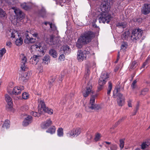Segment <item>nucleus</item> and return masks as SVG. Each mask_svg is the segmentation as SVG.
Masks as SVG:
<instances>
[{
	"instance_id": "nucleus-1",
	"label": "nucleus",
	"mask_w": 150,
	"mask_h": 150,
	"mask_svg": "<svg viewBox=\"0 0 150 150\" xmlns=\"http://www.w3.org/2000/svg\"><path fill=\"white\" fill-rule=\"evenodd\" d=\"M110 4L109 2L104 1L102 4L100 9L102 13L98 16V19L100 23H109L110 21L111 17L108 14V12L110 9Z\"/></svg>"
},
{
	"instance_id": "nucleus-2",
	"label": "nucleus",
	"mask_w": 150,
	"mask_h": 150,
	"mask_svg": "<svg viewBox=\"0 0 150 150\" xmlns=\"http://www.w3.org/2000/svg\"><path fill=\"white\" fill-rule=\"evenodd\" d=\"M95 36V33L91 31H88L84 33L83 36L80 37L78 39L76 43V46L78 48H81L83 44H87L91 42Z\"/></svg>"
},
{
	"instance_id": "nucleus-3",
	"label": "nucleus",
	"mask_w": 150,
	"mask_h": 150,
	"mask_svg": "<svg viewBox=\"0 0 150 150\" xmlns=\"http://www.w3.org/2000/svg\"><path fill=\"white\" fill-rule=\"evenodd\" d=\"M109 77V75L106 72H102L98 81V84L99 86L98 87V91L101 90L103 88V86L107 81Z\"/></svg>"
},
{
	"instance_id": "nucleus-4",
	"label": "nucleus",
	"mask_w": 150,
	"mask_h": 150,
	"mask_svg": "<svg viewBox=\"0 0 150 150\" xmlns=\"http://www.w3.org/2000/svg\"><path fill=\"white\" fill-rule=\"evenodd\" d=\"M29 34H31L34 37L37 38L38 36L37 33H35L33 34L31 32H29L28 31H26L23 35V37L25 38L24 40L25 43H34L35 42V39L32 38H31L29 36Z\"/></svg>"
},
{
	"instance_id": "nucleus-5",
	"label": "nucleus",
	"mask_w": 150,
	"mask_h": 150,
	"mask_svg": "<svg viewBox=\"0 0 150 150\" xmlns=\"http://www.w3.org/2000/svg\"><path fill=\"white\" fill-rule=\"evenodd\" d=\"M143 33L142 30L139 29H135L132 30L131 36V40L134 42H136L142 37Z\"/></svg>"
},
{
	"instance_id": "nucleus-6",
	"label": "nucleus",
	"mask_w": 150,
	"mask_h": 150,
	"mask_svg": "<svg viewBox=\"0 0 150 150\" xmlns=\"http://www.w3.org/2000/svg\"><path fill=\"white\" fill-rule=\"evenodd\" d=\"M59 39L53 35H50L49 38H47L46 40L47 42L50 45H53L54 47L57 46L59 42Z\"/></svg>"
},
{
	"instance_id": "nucleus-7",
	"label": "nucleus",
	"mask_w": 150,
	"mask_h": 150,
	"mask_svg": "<svg viewBox=\"0 0 150 150\" xmlns=\"http://www.w3.org/2000/svg\"><path fill=\"white\" fill-rule=\"evenodd\" d=\"M84 106L88 112H90L93 110H98L101 108L100 105L98 104H86Z\"/></svg>"
},
{
	"instance_id": "nucleus-8",
	"label": "nucleus",
	"mask_w": 150,
	"mask_h": 150,
	"mask_svg": "<svg viewBox=\"0 0 150 150\" xmlns=\"http://www.w3.org/2000/svg\"><path fill=\"white\" fill-rule=\"evenodd\" d=\"M89 53L88 51L84 50L82 51H79L77 53V57L79 61L81 62L85 59L86 57V54Z\"/></svg>"
},
{
	"instance_id": "nucleus-9",
	"label": "nucleus",
	"mask_w": 150,
	"mask_h": 150,
	"mask_svg": "<svg viewBox=\"0 0 150 150\" xmlns=\"http://www.w3.org/2000/svg\"><path fill=\"white\" fill-rule=\"evenodd\" d=\"M92 87L91 85L88 84L86 87V89L82 91L83 96L85 97H86L89 95V94L91 93L93 94V93L92 90Z\"/></svg>"
},
{
	"instance_id": "nucleus-10",
	"label": "nucleus",
	"mask_w": 150,
	"mask_h": 150,
	"mask_svg": "<svg viewBox=\"0 0 150 150\" xmlns=\"http://www.w3.org/2000/svg\"><path fill=\"white\" fill-rule=\"evenodd\" d=\"M142 14L146 15L150 13V4H145L143 6L141 9Z\"/></svg>"
},
{
	"instance_id": "nucleus-11",
	"label": "nucleus",
	"mask_w": 150,
	"mask_h": 150,
	"mask_svg": "<svg viewBox=\"0 0 150 150\" xmlns=\"http://www.w3.org/2000/svg\"><path fill=\"white\" fill-rule=\"evenodd\" d=\"M21 55L23 56V57L22 58L21 63V67L22 70L24 71H26L27 69L25 63L27 62V59L25 56H24L23 54H21Z\"/></svg>"
},
{
	"instance_id": "nucleus-12",
	"label": "nucleus",
	"mask_w": 150,
	"mask_h": 150,
	"mask_svg": "<svg viewBox=\"0 0 150 150\" xmlns=\"http://www.w3.org/2000/svg\"><path fill=\"white\" fill-rule=\"evenodd\" d=\"M81 130L80 128H76L71 131L70 132L67 134V136L69 137H77L81 133Z\"/></svg>"
},
{
	"instance_id": "nucleus-13",
	"label": "nucleus",
	"mask_w": 150,
	"mask_h": 150,
	"mask_svg": "<svg viewBox=\"0 0 150 150\" xmlns=\"http://www.w3.org/2000/svg\"><path fill=\"white\" fill-rule=\"evenodd\" d=\"M16 18L19 19H21L23 17V13L19 9H16L14 10Z\"/></svg>"
},
{
	"instance_id": "nucleus-14",
	"label": "nucleus",
	"mask_w": 150,
	"mask_h": 150,
	"mask_svg": "<svg viewBox=\"0 0 150 150\" xmlns=\"http://www.w3.org/2000/svg\"><path fill=\"white\" fill-rule=\"evenodd\" d=\"M52 122L50 119H48L42 123L41 127L42 129H46L52 124Z\"/></svg>"
},
{
	"instance_id": "nucleus-15",
	"label": "nucleus",
	"mask_w": 150,
	"mask_h": 150,
	"mask_svg": "<svg viewBox=\"0 0 150 150\" xmlns=\"http://www.w3.org/2000/svg\"><path fill=\"white\" fill-rule=\"evenodd\" d=\"M71 0H56V4L61 5L62 6L66 4H70Z\"/></svg>"
},
{
	"instance_id": "nucleus-16",
	"label": "nucleus",
	"mask_w": 150,
	"mask_h": 150,
	"mask_svg": "<svg viewBox=\"0 0 150 150\" xmlns=\"http://www.w3.org/2000/svg\"><path fill=\"white\" fill-rule=\"evenodd\" d=\"M23 86H22L14 87L13 91V93L15 95H18L21 93V91L23 90Z\"/></svg>"
},
{
	"instance_id": "nucleus-17",
	"label": "nucleus",
	"mask_w": 150,
	"mask_h": 150,
	"mask_svg": "<svg viewBox=\"0 0 150 150\" xmlns=\"http://www.w3.org/2000/svg\"><path fill=\"white\" fill-rule=\"evenodd\" d=\"M32 121V117L30 115L26 117L23 122V125L26 126L30 123Z\"/></svg>"
},
{
	"instance_id": "nucleus-18",
	"label": "nucleus",
	"mask_w": 150,
	"mask_h": 150,
	"mask_svg": "<svg viewBox=\"0 0 150 150\" xmlns=\"http://www.w3.org/2000/svg\"><path fill=\"white\" fill-rule=\"evenodd\" d=\"M47 107L45 104H39L38 105V111L42 113L43 112H45L47 109Z\"/></svg>"
},
{
	"instance_id": "nucleus-19",
	"label": "nucleus",
	"mask_w": 150,
	"mask_h": 150,
	"mask_svg": "<svg viewBox=\"0 0 150 150\" xmlns=\"http://www.w3.org/2000/svg\"><path fill=\"white\" fill-rule=\"evenodd\" d=\"M40 57V56L34 55L30 59L33 64H36L39 62Z\"/></svg>"
},
{
	"instance_id": "nucleus-20",
	"label": "nucleus",
	"mask_w": 150,
	"mask_h": 150,
	"mask_svg": "<svg viewBox=\"0 0 150 150\" xmlns=\"http://www.w3.org/2000/svg\"><path fill=\"white\" fill-rule=\"evenodd\" d=\"M62 49L64 53L66 54H68L71 52L69 47L67 45H64L62 46Z\"/></svg>"
},
{
	"instance_id": "nucleus-21",
	"label": "nucleus",
	"mask_w": 150,
	"mask_h": 150,
	"mask_svg": "<svg viewBox=\"0 0 150 150\" xmlns=\"http://www.w3.org/2000/svg\"><path fill=\"white\" fill-rule=\"evenodd\" d=\"M130 33L129 30L125 31L121 35L122 38L123 40H127L129 36Z\"/></svg>"
},
{
	"instance_id": "nucleus-22",
	"label": "nucleus",
	"mask_w": 150,
	"mask_h": 150,
	"mask_svg": "<svg viewBox=\"0 0 150 150\" xmlns=\"http://www.w3.org/2000/svg\"><path fill=\"white\" fill-rule=\"evenodd\" d=\"M7 33L10 35H11V37L14 38L16 35H18V32L15 30H11L7 32Z\"/></svg>"
},
{
	"instance_id": "nucleus-23",
	"label": "nucleus",
	"mask_w": 150,
	"mask_h": 150,
	"mask_svg": "<svg viewBox=\"0 0 150 150\" xmlns=\"http://www.w3.org/2000/svg\"><path fill=\"white\" fill-rule=\"evenodd\" d=\"M21 6L22 8L26 11L29 10L31 7L30 6L28 5L25 3L21 4Z\"/></svg>"
},
{
	"instance_id": "nucleus-24",
	"label": "nucleus",
	"mask_w": 150,
	"mask_h": 150,
	"mask_svg": "<svg viewBox=\"0 0 150 150\" xmlns=\"http://www.w3.org/2000/svg\"><path fill=\"white\" fill-rule=\"evenodd\" d=\"M118 98H117V102L119 103H123L124 102V98L123 96L120 93L118 94L117 95Z\"/></svg>"
},
{
	"instance_id": "nucleus-25",
	"label": "nucleus",
	"mask_w": 150,
	"mask_h": 150,
	"mask_svg": "<svg viewBox=\"0 0 150 150\" xmlns=\"http://www.w3.org/2000/svg\"><path fill=\"white\" fill-rule=\"evenodd\" d=\"M10 125V121L9 120H5L4 122L2 127L4 129H7L8 128H9V127Z\"/></svg>"
},
{
	"instance_id": "nucleus-26",
	"label": "nucleus",
	"mask_w": 150,
	"mask_h": 150,
	"mask_svg": "<svg viewBox=\"0 0 150 150\" xmlns=\"http://www.w3.org/2000/svg\"><path fill=\"white\" fill-rule=\"evenodd\" d=\"M49 54L54 58H56L57 57V53L54 49H51L50 50L49 52Z\"/></svg>"
},
{
	"instance_id": "nucleus-27",
	"label": "nucleus",
	"mask_w": 150,
	"mask_h": 150,
	"mask_svg": "<svg viewBox=\"0 0 150 150\" xmlns=\"http://www.w3.org/2000/svg\"><path fill=\"white\" fill-rule=\"evenodd\" d=\"M46 12L45 8L42 7L41 9L39 11V15L42 17H44L46 15Z\"/></svg>"
},
{
	"instance_id": "nucleus-28",
	"label": "nucleus",
	"mask_w": 150,
	"mask_h": 150,
	"mask_svg": "<svg viewBox=\"0 0 150 150\" xmlns=\"http://www.w3.org/2000/svg\"><path fill=\"white\" fill-rule=\"evenodd\" d=\"M108 86L107 88V94L109 95L112 89V83L110 81L108 82Z\"/></svg>"
},
{
	"instance_id": "nucleus-29",
	"label": "nucleus",
	"mask_w": 150,
	"mask_h": 150,
	"mask_svg": "<svg viewBox=\"0 0 150 150\" xmlns=\"http://www.w3.org/2000/svg\"><path fill=\"white\" fill-rule=\"evenodd\" d=\"M23 42V39L21 38H20L19 39H17L16 40L15 43L18 46L21 45Z\"/></svg>"
},
{
	"instance_id": "nucleus-30",
	"label": "nucleus",
	"mask_w": 150,
	"mask_h": 150,
	"mask_svg": "<svg viewBox=\"0 0 150 150\" xmlns=\"http://www.w3.org/2000/svg\"><path fill=\"white\" fill-rule=\"evenodd\" d=\"M13 104H7L6 105V109L8 111H13Z\"/></svg>"
},
{
	"instance_id": "nucleus-31",
	"label": "nucleus",
	"mask_w": 150,
	"mask_h": 150,
	"mask_svg": "<svg viewBox=\"0 0 150 150\" xmlns=\"http://www.w3.org/2000/svg\"><path fill=\"white\" fill-rule=\"evenodd\" d=\"M56 128L54 126H53L49 129L46 131V132L52 134L55 133Z\"/></svg>"
},
{
	"instance_id": "nucleus-32",
	"label": "nucleus",
	"mask_w": 150,
	"mask_h": 150,
	"mask_svg": "<svg viewBox=\"0 0 150 150\" xmlns=\"http://www.w3.org/2000/svg\"><path fill=\"white\" fill-rule=\"evenodd\" d=\"M5 100L8 103H13L11 97L8 95L6 94L5 96Z\"/></svg>"
},
{
	"instance_id": "nucleus-33",
	"label": "nucleus",
	"mask_w": 150,
	"mask_h": 150,
	"mask_svg": "<svg viewBox=\"0 0 150 150\" xmlns=\"http://www.w3.org/2000/svg\"><path fill=\"white\" fill-rule=\"evenodd\" d=\"M43 60L44 62H45V64H48L50 62L49 56L48 55H46L44 57L43 59Z\"/></svg>"
},
{
	"instance_id": "nucleus-34",
	"label": "nucleus",
	"mask_w": 150,
	"mask_h": 150,
	"mask_svg": "<svg viewBox=\"0 0 150 150\" xmlns=\"http://www.w3.org/2000/svg\"><path fill=\"white\" fill-rule=\"evenodd\" d=\"M137 66V64L136 61L132 62L130 65V69H134Z\"/></svg>"
},
{
	"instance_id": "nucleus-35",
	"label": "nucleus",
	"mask_w": 150,
	"mask_h": 150,
	"mask_svg": "<svg viewBox=\"0 0 150 150\" xmlns=\"http://www.w3.org/2000/svg\"><path fill=\"white\" fill-rule=\"evenodd\" d=\"M57 135L59 137H61L63 136V131L62 128H59L57 130Z\"/></svg>"
},
{
	"instance_id": "nucleus-36",
	"label": "nucleus",
	"mask_w": 150,
	"mask_h": 150,
	"mask_svg": "<svg viewBox=\"0 0 150 150\" xmlns=\"http://www.w3.org/2000/svg\"><path fill=\"white\" fill-rule=\"evenodd\" d=\"M148 91V89L147 88H145L143 89L141 92L140 95L141 96H144L147 93Z\"/></svg>"
},
{
	"instance_id": "nucleus-37",
	"label": "nucleus",
	"mask_w": 150,
	"mask_h": 150,
	"mask_svg": "<svg viewBox=\"0 0 150 150\" xmlns=\"http://www.w3.org/2000/svg\"><path fill=\"white\" fill-rule=\"evenodd\" d=\"M97 96L96 94L91 96L90 100V103H95L96 98Z\"/></svg>"
},
{
	"instance_id": "nucleus-38",
	"label": "nucleus",
	"mask_w": 150,
	"mask_h": 150,
	"mask_svg": "<svg viewBox=\"0 0 150 150\" xmlns=\"http://www.w3.org/2000/svg\"><path fill=\"white\" fill-rule=\"evenodd\" d=\"M117 26L119 28H123L126 27V24L124 23H119L117 25Z\"/></svg>"
},
{
	"instance_id": "nucleus-39",
	"label": "nucleus",
	"mask_w": 150,
	"mask_h": 150,
	"mask_svg": "<svg viewBox=\"0 0 150 150\" xmlns=\"http://www.w3.org/2000/svg\"><path fill=\"white\" fill-rule=\"evenodd\" d=\"M6 13L2 9L0 8V17H4L5 16Z\"/></svg>"
},
{
	"instance_id": "nucleus-40",
	"label": "nucleus",
	"mask_w": 150,
	"mask_h": 150,
	"mask_svg": "<svg viewBox=\"0 0 150 150\" xmlns=\"http://www.w3.org/2000/svg\"><path fill=\"white\" fill-rule=\"evenodd\" d=\"M110 147L111 150H117V146L116 144H112L110 145Z\"/></svg>"
},
{
	"instance_id": "nucleus-41",
	"label": "nucleus",
	"mask_w": 150,
	"mask_h": 150,
	"mask_svg": "<svg viewBox=\"0 0 150 150\" xmlns=\"http://www.w3.org/2000/svg\"><path fill=\"white\" fill-rule=\"evenodd\" d=\"M149 143L147 142H145L142 143L141 145V148L142 149H144L146 148L149 145Z\"/></svg>"
},
{
	"instance_id": "nucleus-42",
	"label": "nucleus",
	"mask_w": 150,
	"mask_h": 150,
	"mask_svg": "<svg viewBox=\"0 0 150 150\" xmlns=\"http://www.w3.org/2000/svg\"><path fill=\"white\" fill-rule=\"evenodd\" d=\"M30 114L31 115H33L34 116L39 117L40 116L41 113H39V112H38V113L36 112H34L33 111H32L30 112Z\"/></svg>"
},
{
	"instance_id": "nucleus-43",
	"label": "nucleus",
	"mask_w": 150,
	"mask_h": 150,
	"mask_svg": "<svg viewBox=\"0 0 150 150\" xmlns=\"http://www.w3.org/2000/svg\"><path fill=\"white\" fill-rule=\"evenodd\" d=\"M45 112H47L48 114L50 115L52 114L53 113V110L47 107V109H46V111H45Z\"/></svg>"
},
{
	"instance_id": "nucleus-44",
	"label": "nucleus",
	"mask_w": 150,
	"mask_h": 150,
	"mask_svg": "<svg viewBox=\"0 0 150 150\" xmlns=\"http://www.w3.org/2000/svg\"><path fill=\"white\" fill-rule=\"evenodd\" d=\"M124 144L125 143L124 140L122 139H120V146L121 149L123 148L124 146Z\"/></svg>"
},
{
	"instance_id": "nucleus-45",
	"label": "nucleus",
	"mask_w": 150,
	"mask_h": 150,
	"mask_svg": "<svg viewBox=\"0 0 150 150\" xmlns=\"http://www.w3.org/2000/svg\"><path fill=\"white\" fill-rule=\"evenodd\" d=\"M22 97L24 99H28L29 97V94L26 92H24L22 94Z\"/></svg>"
},
{
	"instance_id": "nucleus-46",
	"label": "nucleus",
	"mask_w": 150,
	"mask_h": 150,
	"mask_svg": "<svg viewBox=\"0 0 150 150\" xmlns=\"http://www.w3.org/2000/svg\"><path fill=\"white\" fill-rule=\"evenodd\" d=\"M6 52V50L5 48H3L1 50H0V54L1 55V57H2L4 54H5Z\"/></svg>"
},
{
	"instance_id": "nucleus-47",
	"label": "nucleus",
	"mask_w": 150,
	"mask_h": 150,
	"mask_svg": "<svg viewBox=\"0 0 150 150\" xmlns=\"http://www.w3.org/2000/svg\"><path fill=\"white\" fill-rule=\"evenodd\" d=\"M127 47V42H123L121 45V47L122 49H125Z\"/></svg>"
},
{
	"instance_id": "nucleus-48",
	"label": "nucleus",
	"mask_w": 150,
	"mask_h": 150,
	"mask_svg": "<svg viewBox=\"0 0 150 150\" xmlns=\"http://www.w3.org/2000/svg\"><path fill=\"white\" fill-rule=\"evenodd\" d=\"M29 76L30 75L29 74H28V73L25 72L23 74L22 78H24L26 80L28 79L29 77Z\"/></svg>"
},
{
	"instance_id": "nucleus-49",
	"label": "nucleus",
	"mask_w": 150,
	"mask_h": 150,
	"mask_svg": "<svg viewBox=\"0 0 150 150\" xmlns=\"http://www.w3.org/2000/svg\"><path fill=\"white\" fill-rule=\"evenodd\" d=\"M50 27L52 30L55 31L57 30L56 27L54 24H52V23L50 24Z\"/></svg>"
},
{
	"instance_id": "nucleus-50",
	"label": "nucleus",
	"mask_w": 150,
	"mask_h": 150,
	"mask_svg": "<svg viewBox=\"0 0 150 150\" xmlns=\"http://www.w3.org/2000/svg\"><path fill=\"white\" fill-rule=\"evenodd\" d=\"M101 137L100 134H97L96 135L95 137L94 138V139L96 141H97L99 140Z\"/></svg>"
},
{
	"instance_id": "nucleus-51",
	"label": "nucleus",
	"mask_w": 150,
	"mask_h": 150,
	"mask_svg": "<svg viewBox=\"0 0 150 150\" xmlns=\"http://www.w3.org/2000/svg\"><path fill=\"white\" fill-rule=\"evenodd\" d=\"M55 79L54 78H52L49 81V83L50 86H51L53 85L55 81Z\"/></svg>"
},
{
	"instance_id": "nucleus-52",
	"label": "nucleus",
	"mask_w": 150,
	"mask_h": 150,
	"mask_svg": "<svg viewBox=\"0 0 150 150\" xmlns=\"http://www.w3.org/2000/svg\"><path fill=\"white\" fill-rule=\"evenodd\" d=\"M137 81L136 80H134L132 82L131 86L132 88H134L136 87V83Z\"/></svg>"
},
{
	"instance_id": "nucleus-53",
	"label": "nucleus",
	"mask_w": 150,
	"mask_h": 150,
	"mask_svg": "<svg viewBox=\"0 0 150 150\" xmlns=\"http://www.w3.org/2000/svg\"><path fill=\"white\" fill-rule=\"evenodd\" d=\"M65 58V56L63 54H62L60 55L59 57V59L60 60H64Z\"/></svg>"
},
{
	"instance_id": "nucleus-54",
	"label": "nucleus",
	"mask_w": 150,
	"mask_h": 150,
	"mask_svg": "<svg viewBox=\"0 0 150 150\" xmlns=\"http://www.w3.org/2000/svg\"><path fill=\"white\" fill-rule=\"evenodd\" d=\"M139 105H138V104L137 105V107H136V110H134V112H133V113L132 114V115H134L136 114L137 112V109H138V107H139Z\"/></svg>"
},
{
	"instance_id": "nucleus-55",
	"label": "nucleus",
	"mask_w": 150,
	"mask_h": 150,
	"mask_svg": "<svg viewBox=\"0 0 150 150\" xmlns=\"http://www.w3.org/2000/svg\"><path fill=\"white\" fill-rule=\"evenodd\" d=\"M148 62L147 60H146V61L143 64L142 67L144 68L145 67L147 64Z\"/></svg>"
},
{
	"instance_id": "nucleus-56",
	"label": "nucleus",
	"mask_w": 150,
	"mask_h": 150,
	"mask_svg": "<svg viewBox=\"0 0 150 150\" xmlns=\"http://www.w3.org/2000/svg\"><path fill=\"white\" fill-rule=\"evenodd\" d=\"M120 52H118V55H117V58L116 61H115V63H117V62L118 60H119V59H120Z\"/></svg>"
},
{
	"instance_id": "nucleus-57",
	"label": "nucleus",
	"mask_w": 150,
	"mask_h": 150,
	"mask_svg": "<svg viewBox=\"0 0 150 150\" xmlns=\"http://www.w3.org/2000/svg\"><path fill=\"white\" fill-rule=\"evenodd\" d=\"M38 103H44L43 101L41 99V98H39L38 100Z\"/></svg>"
},
{
	"instance_id": "nucleus-58",
	"label": "nucleus",
	"mask_w": 150,
	"mask_h": 150,
	"mask_svg": "<svg viewBox=\"0 0 150 150\" xmlns=\"http://www.w3.org/2000/svg\"><path fill=\"white\" fill-rule=\"evenodd\" d=\"M125 119L124 117H122L121 119L119 120L117 122V124H119L123 120Z\"/></svg>"
},
{
	"instance_id": "nucleus-59",
	"label": "nucleus",
	"mask_w": 150,
	"mask_h": 150,
	"mask_svg": "<svg viewBox=\"0 0 150 150\" xmlns=\"http://www.w3.org/2000/svg\"><path fill=\"white\" fill-rule=\"evenodd\" d=\"M11 43L10 42H6V45L8 46H10L11 45Z\"/></svg>"
},
{
	"instance_id": "nucleus-60",
	"label": "nucleus",
	"mask_w": 150,
	"mask_h": 150,
	"mask_svg": "<svg viewBox=\"0 0 150 150\" xmlns=\"http://www.w3.org/2000/svg\"><path fill=\"white\" fill-rule=\"evenodd\" d=\"M112 0H104V1L109 2L110 4L112 3Z\"/></svg>"
},
{
	"instance_id": "nucleus-61",
	"label": "nucleus",
	"mask_w": 150,
	"mask_h": 150,
	"mask_svg": "<svg viewBox=\"0 0 150 150\" xmlns=\"http://www.w3.org/2000/svg\"><path fill=\"white\" fill-rule=\"evenodd\" d=\"M51 23H50L49 22H45L44 23V24L46 25H47L48 24H49V25H50V24Z\"/></svg>"
},
{
	"instance_id": "nucleus-62",
	"label": "nucleus",
	"mask_w": 150,
	"mask_h": 150,
	"mask_svg": "<svg viewBox=\"0 0 150 150\" xmlns=\"http://www.w3.org/2000/svg\"><path fill=\"white\" fill-rule=\"evenodd\" d=\"M76 116L77 117H80L81 116V115L80 113H77L76 115Z\"/></svg>"
},
{
	"instance_id": "nucleus-63",
	"label": "nucleus",
	"mask_w": 150,
	"mask_h": 150,
	"mask_svg": "<svg viewBox=\"0 0 150 150\" xmlns=\"http://www.w3.org/2000/svg\"><path fill=\"white\" fill-rule=\"evenodd\" d=\"M36 47L37 48H39L40 49L41 47V48H42V47H41V46H38V45H36Z\"/></svg>"
},
{
	"instance_id": "nucleus-64",
	"label": "nucleus",
	"mask_w": 150,
	"mask_h": 150,
	"mask_svg": "<svg viewBox=\"0 0 150 150\" xmlns=\"http://www.w3.org/2000/svg\"><path fill=\"white\" fill-rule=\"evenodd\" d=\"M105 142L108 144H111V143L110 142Z\"/></svg>"
}]
</instances>
